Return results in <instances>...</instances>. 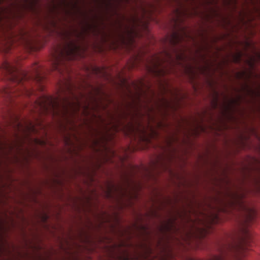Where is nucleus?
<instances>
[{"mask_svg": "<svg viewBox=\"0 0 260 260\" xmlns=\"http://www.w3.org/2000/svg\"><path fill=\"white\" fill-rule=\"evenodd\" d=\"M144 83L142 82H140V85H135V88L136 90H137V92H142L141 89V87L143 86Z\"/></svg>", "mask_w": 260, "mask_h": 260, "instance_id": "nucleus-18", "label": "nucleus"}, {"mask_svg": "<svg viewBox=\"0 0 260 260\" xmlns=\"http://www.w3.org/2000/svg\"><path fill=\"white\" fill-rule=\"evenodd\" d=\"M147 253H150L151 250L149 248H148L147 249Z\"/></svg>", "mask_w": 260, "mask_h": 260, "instance_id": "nucleus-25", "label": "nucleus"}, {"mask_svg": "<svg viewBox=\"0 0 260 260\" xmlns=\"http://www.w3.org/2000/svg\"><path fill=\"white\" fill-rule=\"evenodd\" d=\"M163 73H164V76L165 74H166V70H165V67L164 66V71H163Z\"/></svg>", "mask_w": 260, "mask_h": 260, "instance_id": "nucleus-26", "label": "nucleus"}, {"mask_svg": "<svg viewBox=\"0 0 260 260\" xmlns=\"http://www.w3.org/2000/svg\"><path fill=\"white\" fill-rule=\"evenodd\" d=\"M80 51V47L75 42L70 41L62 48L56 49L52 54V69L60 74L62 73V67L64 60L75 59Z\"/></svg>", "mask_w": 260, "mask_h": 260, "instance_id": "nucleus-2", "label": "nucleus"}, {"mask_svg": "<svg viewBox=\"0 0 260 260\" xmlns=\"http://www.w3.org/2000/svg\"><path fill=\"white\" fill-rule=\"evenodd\" d=\"M173 102H174V103L173 104L174 105H172V108L175 110L176 108L180 106L179 99L177 95L175 96V101H174Z\"/></svg>", "mask_w": 260, "mask_h": 260, "instance_id": "nucleus-14", "label": "nucleus"}, {"mask_svg": "<svg viewBox=\"0 0 260 260\" xmlns=\"http://www.w3.org/2000/svg\"><path fill=\"white\" fill-rule=\"evenodd\" d=\"M99 140H98V139L96 138L94 140V143L96 144L99 143Z\"/></svg>", "mask_w": 260, "mask_h": 260, "instance_id": "nucleus-23", "label": "nucleus"}, {"mask_svg": "<svg viewBox=\"0 0 260 260\" xmlns=\"http://www.w3.org/2000/svg\"><path fill=\"white\" fill-rule=\"evenodd\" d=\"M163 40H164V44L165 43V42H166V38L164 36V39H163Z\"/></svg>", "mask_w": 260, "mask_h": 260, "instance_id": "nucleus-27", "label": "nucleus"}, {"mask_svg": "<svg viewBox=\"0 0 260 260\" xmlns=\"http://www.w3.org/2000/svg\"><path fill=\"white\" fill-rule=\"evenodd\" d=\"M255 61V59L254 58V57H252V56L249 57V60H248V64L251 68H254Z\"/></svg>", "mask_w": 260, "mask_h": 260, "instance_id": "nucleus-16", "label": "nucleus"}, {"mask_svg": "<svg viewBox=\"0 0 260 260\" xmlns=\"http://www.w3.org/2000/svg\"><path fill=\"white\" fill-rule=\"evenodd\" d=\"M169 106H172V105H171V103H170V104L169 103Z\"/></svg>", "mask_w": 260, "mask_h": 260, "instance_id": "nucleus-30", "label": "nucleus"}, {"mask_svg": "<svg viewBox=\"0 0 260 260\" xmlns=\"http://www.w3.org/2000/svg\"><path fill=\"white\" fill-rule=\"evenodd\" d=\"M169 106H172V105H171V103H170V104L169 103Z\"/></svg>", "mask_w": 260, "mask_h": 260, "instance_id": "nucleus-29", "label": "nucleus"}, {"mask_svg": "<svg viewBox=\"0 0 260 260\" xmlns=\"http://www.w3.org/2000/svg\"><path fill=\"white\" fill-rule=\"evenodd\" d=\"M2 68L6 74L9 76V78L12 82V84L4 88L2 93L3 96L9 104L15 103L14 99L17 96L28 97L33 94L34 90L27 87L26 85L29 80L39 84L40 89H43L42 82L43 76L41 68L38 63L34 65L31 75L18 71L16 67L7 61L3 63Z\"/></svg>", "mask_w": 260, "mask_h": 260, "instance_id": "nucleus-1", "label": "nucleus"}, {"mask_svg": "<svg viewBox=\"0 0 260 260\" xmlns=\"http://www.w3.org/2000/svg\"><path fill=\"white\" fill-rule=\"evenodd\" d=\"M238 198L237 196H234V201L232 204L233 206H237L240 209L245 212L246 214L245 221L247 224H249L254 220L256 216L255 211L253 209L247 207L242 201Z\"/></svg>", "mask_w": 260, "mask_h": 260, "instance_id": "nucleus-7", "label": "nucleus"}, {"mask_svg": "<svg viewBox=\"0 0 260 260\" xmlns=\"http://www.w3.org/2000/svg\"><path fill=\"white\" fill-rule=\"evenodd\" d=\"M142 133H144V129H142Z\"/></svg>", "mask_w": 260, "mask_h": 260, "instance_id": "nucleus-33", "label": "nucleus"}, {"mask_svg": "<svg viewBox=\"0 0 260 260\" xmlns=\"http://www.w3.org/2000/svg\"><path fill=\"white\" fill-rule=\"evenodd\" d=\"M142 133H144V129H142Z\"/></svg>", "mask_w": 260, "mask_h": 260, "instance_id": "nucleus-32", "label": "nucleus"}, {"mask_svg": "<svg viewBox=\"0 0 260 260\" xmlns=\"http://www.w3.org/2000/svg\"><path fill=\"white\" fill-rule=\"evenodd\" d=\"M38 105L41 110L44 112L51 111L54 114H58L60 112V105L59 99L51 96H44L40 101H37Z\"/></svg>", "mask_w": 260, "mask_h": 260, "instance_id": "nucleus-5", "label": "nucleus"}, {"mask_svg": "<svg viewBox=\"0 0 260 260\" xmlns=\"http://www.w3.org/2000/svg\"><path fill=\"white\" fill-rule=\"evenodd\" d=\"M67 88L68 90H69V92H71L72 95L73 96V98L75 99V101H71L70 100L66 98L63 99V103L62 106L63 113L66 114L70 110L72 111L73 112H76L79 110L80 108L82 106V104L79 98L72 93V85L70 83H69V84L67 85Z\"/></svg>", "mask_w": 260, "mask_h": 260, "instance_id": "nucleus-6", "label": "nucleus"}, {"mask_svg": "<svg viewBox=\"0 0 260 260\" xmlns=\"http://www.w3.org/2000/svg\"><path fill=\"white\" fill-rule=\"evenodd\" d=\"M166 92L167 89L166 88L165 81L164 80V129H165V127L166 126V124L165 122V118L166 116L167 115V109L169 107V102L165 97V94Z\"/></svg>", "mask_w": 260, "mask_h": 260, "instance_id": "nucleus-10", "label": "nucleus"}, {"mask_svg": "<svg viewBox=\"0 0 260 260\" xmlns=\"http://www.w3.org/2000/svg\"><path fill=\"white\" fill-rule=\"evenodd\" d=\"M165 137L164 136V147H163V149H164V172H165V171L166 170V167H165Z\"/></svg>", "mask_w": 260, "mask_h": 260, "instance_id": "nucleus-19", "label": "nucleus"}, {"mask_svg": "<svg viewBox=\"0 0 260 260\" xmlns=\"http://www.w3.org/2000/svg\"><path fill=\"white\" fill-rule=\"evenodd\" d=\"M124 178L126 183H127L128 185H130V184L133 183V181L131 180L129 178V177L127 176V175H126V176H125Z\"/></svg>", "mask_w": 260, "mask_h": 260, "instance_id": "nucleus-20", "label": "nucleus"}, {"mask_svg": "<svg viewBox=\"0 0 260 260\" xmlns=\"http://www.w3.org/2000/svg\"><path fill=\"white\" fill-rule=\"evenodd\" d=\"M242 53L238 52L234 56V61L237 63H240L241 60Z\"/></svg>", "mask_w": 260, "mask_h": 260, "instance_id": "nucleus-15", "label": "nucleus"}, {"mask_svg": "<svg viewBox=\"0 0 260 260\" xmlns=\"http://www.w3.org/2000/svg\"><path fill=\"white\" fill-rule=\"evenodd\" d=\"M81 96H84V95H83L82 94H81Z\"/></svg>", "mask_w": 260, "mask_h": 260, "instance_id": "nucleus-34", "label": "nucleus"}, {"mask_svg": "<svg viewBox=\"0 0 260 260\" xmlns=\"http://www.w3.org/2000/svg\"><path fill=\"white\" fill-rule=\"evenodd\" d=\"M163 52H164V64L165 61H166L164 56L167 54V53H166V51H165L164 48Z\"/></svg>", "mask_w": 260, "mask_h": 260, "instance_id": "nucleus-22", "label": "nucleus"}, {"mask_svg": "<svg viewBox=\"0 0 260 260\" xmlns=\"http://www.w3.org/2000/svg\"><path fill=\"white\" fill-rule=\"evenodd\" d=\"M137 125H136L137 129H136V131H135V132L136 131H141V129H139V127L141 126V124L138 122L137 123Z\"/></svg>", "mask_w": 260, "mask_h": 260, "instance_id": "nucleus-21", "label": "nucleus"}, {"mask_svg": "<svg viewBox=\"0 0 260 260\" xmlns=\"http://www.w3.org/2000/svg\"><path fill=\"white\" fill-rule=\"evenodd\" d=\"M94 133V135H95V137H100V139L101 140H105L106 139V134L99 130L95 129Z\"/></svg>", "mask_w": 260, "mask_h": 260, "instance_id": "nucleus-13", "label": "nucleus"}, {"mask_svg": "<svg viewBox=\"0 0 260 260\" xmlns=\"http://www.w3.org/2000/svg\"><path fill=\"white\" fill-rule=\"evenodd\" d=\"M173 43L174 44H177L179 42L181 41V40L183 39L182 37L178 34L177 33H174L173 35Z\"/></svg>", "mask_w": 260, "mask_h": 260, "instance_id": "nucleus-12", "label": "nucleus"}, {"mask_svg": "<svg viewBox=\"0 0 260 260\" xmlns=\"http://www.w3.org/2000/svg\"><path fill=\"white\" fill-rule=\"evenodd\" d=\"M16 120V128L18 131L23 133L35 132L36 129L32 123L30 121H26L25 123H22L19 121V118L16 116L14 118Z\"/></svg>", "mask_w": 260, "mask_h": 260, "instance_id": "nucleus-8", "label": "nucleus"}, {"mask_svg": "<svg viewBox=\"0 0 260 260\" xmlns=\"http://www.w3.org/2000/svg\"><path fill=\"white\" fill-rule=\"evenodd\" d=\"M165 198L164 196V210L165 209ZM186 216V212L184 210L182 211H180L179 210H177L175 211V215H174L170 219L169 221L170 223H168L165 219V215H164V260H167V256L166 253V247L165 244V236L166 233L169 231L170 229V230H174L175 231H177L179 230V228L177 227V223L176 220L177 218H180L181 220H183L184 218V216Z\"/></svg>", "mask_w": 260, "mask_h": 260, "instance_id": "nucleus-4", "label": "nucleus"}, {"mask_svg": "<svg viewBox=\"0 0 260 260\" xmlns=\"http://www.w3.org/2000/svg\"><path fill=\"white\" fill-rule=\"evenodd\" d=\"M257 11H260V8H257Z\"/></svg>", "mask_w": 260, "mask_h": 260, "instance_id": "nucleus-28", "label": "nucleus"}, {"mask_svg": "<svg viewBox=\"0 0 260 260\" xmlns=\"http://www.w3.org/2000/svg\"><path fill=\"white\" fill-rule=\"evenodd\" d=\"M117 115L116 117L113 115L110 116L112 120L114 121V123L112 125L113 128L116 131H122L126 135L135 133L137 129L136 125L138 122H136L135 124L133 121H129L125 123L121 120L122 119H126L129 116H131V119H133V115H131L129 112L124 110H121Z\"/></svg>", "mask_w": 260, "mask_h": 260, "instance_id": "nucleus-3", "label": "nucleus"}, {"mask_svg": "<svg viewBox=\"0 0 260 260\" xmlns=\"http://www.w3.org/2000/svg\"><path fill=\"white\" fill-rule=\"evenodd\" d=\"M88 105H85V106H84V108L85 110H87V109H88Z\"/></svg>", "mask_w": 260, "mask_h": 260, "instance_id": "nucleus-24", "label": "nucleus"}, {"mask_svg": "<svg viewBox=\"0 0 260 260\" xmlns=\"http://www.w3.org/2000/svg\"><path fill=\"white\" fill-rule=\"evenodd\" d=\"M141 256H144V255H142L141 254L137 253L135 255H134L132 257L131 255L128 253H125V255L123 257V260H131L132 258L139 259Z\"/></svg>", "mask_w": 260, "mask_h": 260, "instance_id": "nucleus-11", "label": "nucleus"}, {"mask_svg": "<svg viewBox=\"0 0 260 260\" xmlns=\"http://www.w3.org/2000/svg\"><path fill=\"white\" fill-rule=\"evenodd\" d=\"M113 191L118 192L120 196H125L127 192L126 189L124 188V187L121 185H118L117 186H115L114 185H111V186L109 187L108 190V196L109 198L112 197Z\"/></svg>", "mask_w": 260, "mask_h": 260, "instance_id": "nucleus-9", "label": "nucleus"}, {"mask_svg": "<svg viewBox=\"0 0 260 260\" xmlns=\"http://www.w3.org/2000/svg\"><path fill=\"white\" fill-rule=\"evenodd\" d=\"M258 57L260 58V54H258Z\"/></svg>", "mask_w": 260, "mask_h": 260, "instance_id": "nucleus-31", "label": "nucleus"}, {"mask_svg": "<svg viewBox=\"0 0 260 260\" xmlns=\"http://www.w3.org/2000/svg\"><path fill=\"white\" fill-rule=\"evenodd\" d=\"M5 0H0V5H1L3 2L4 1H5ZM7 11L6 10V9L4 8H3V7H0V20L2 19V13L5 12V11Z\"/></svg>", "mask_w": 260, "mask_h": 260, "instance_id": "nucleus-17", "label": "nucleus"}]
</instances>
